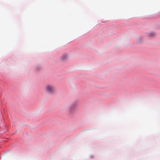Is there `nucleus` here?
Instances as JSON below:
<instances>
[{"label":"nucleus","mask_w":160,"mask_h":160,"mask_svg":"<svg viewBox=\"0 0 160 160\" xmlns=\"http://www.w3.org/2000/svg\"><path fill=\"white\" fill-rule=\"evenodd\" d=\"M46 91L48 93H52L54 92V88L51 85H47L45 88Z\"/></svg>","instance_id":"nucleus-1"},{"label":"nucleus","mask_w":160,"mask_h":160,"mask_svg":"<svg viewBox=\"0 0 160 160\" xmlns=\"http://www.w3.org/2000/svg\"><path fill=\"white\" fill-rule=\"evenodd\" d=\"M67 57V55H64L62 57V59H65V58H66Z\"/></svg>","instance_id":"nucleus-2"},{"label":"nucleus","mask_w":160,"mask_h":160,"mask_svg":"<svg viewBox=\"0 0 160 160\" xmlns=\"http://www.w3.org/2000/svg\"><path fill=\"white\" fill-rule=\"evenodd\" d=\"M153 33H152V34L151 35V36H152L153 35Z\"/></svg>","instance_id":"nucleus-3"}]
</instances>
